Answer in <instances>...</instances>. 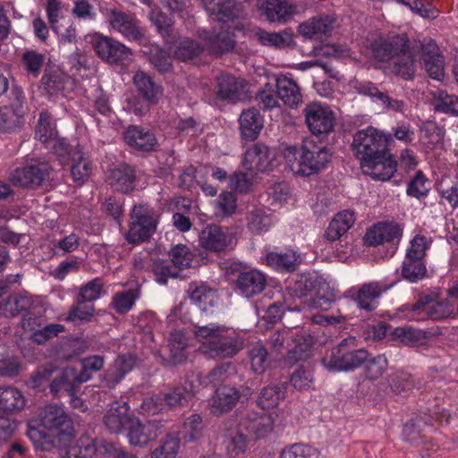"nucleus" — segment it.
I'll use <instances>...</instances> for the list:
<instances>
[{
	"label": "nucleus",
	"instance_id": "1",
	"mask_svg": "<svg viewBox=\"0 0 458 458\" xmlns=\"http://www.w3.org/2000/svg\"><path fill=\"white\" fill-rule=\"evenodd\" d=\"M194 333L199 351L208 358L233 357L244 345L243 338L235 330L225 326L209 324L196 327Z\"/></svg>",
	"mask_w": 458,
	"mask_h": 458
},
{
	"label": "nucleus",
	"instance_id": "2",
	"mask_svg": "<svg viewBox=\"0 0 458 458\" xmlns=\"http://www.w3.org/2000/svg\"><path fill=\"white\" fill-rule=\"evenodd\" d=\"M415 44L410 46L406 34L388 36L372 45L374 57L380 62H393V72L404 80H411L415 73Z\"/></svg>",
	"mask_w": 458,
	"mask_h": 458
},
{
	"label": "nucleus",
	"instance_id": "3",
	"mask_svg": "<svg viewBox=\"0 0 458 458\" xmlns=\"http://www.w3.org/2000/svg\"><path fill=\"white\" fill-rule=\"evenodd\" d=\"M369 356L366 349L357 348L354 337H348L327 351L321 361L329 371L347 372L361 367Z\"/></svg>",
	"mask_w": 458,
	"mask_h": 458
},
{
	"label": "nucleus",
	"instance_id": "4",
	"mask_svg": "<svg viewBox=\"0 0 458 458\" xmlns=\"http://www.w3.org/2000/svg\"><path fill=\"white\" fill-rule=\"evenodd\" d=\"M158 222V214L149 205H134L130 227L125 235L127 242L139 244L148 240L156 233Z\"/></svg>",
	"mask_w": 458,
	"mask_h": 458
},
{
	"label": "nucleus",
	"instance_id": "5",
	"mask_svg": "<svg viewBox=\"0 0 458 458\" xmlns=\"http://www.w3.org/2000/svg\"><path fill=\"white\" fill-rule=\"evenodd\" d=\"M352 151L361 161L384 154L387 150V137L373 127L359 131L353 136Z\"/></svg>",
	"mask_w": 458,
	"mask_h": 458
},
{
	"label": "nucleus",
	"instance_id": "6",
	"mask_svg": "<svg viewBox=\"0 0 458 458\" xmlns=\"http://www.w3.org/2000/svg\"><path fill=\"white\" fill-rule=\"evenodd\" d=\"M303 112L305 122L312 134L327 136L333 131L335 124V114L329 106L311 103L305 107Z\"/></svg>",
	"mask_w": 458,
	"mask_h": 458
},
{
	"label": "nucleus",
	"instance_id": "7",
	"mask_svg": "<svg viewBox=\"0 0 458 458\" xmlns=\"http://www.w3.org/2000/svg\"><path fill=\"white\" fill-rule=\"evenodd\" d=\"M242 166L250 172H267L277 165L276 153L263 142H257L248 148L242 161Z\"/></svg>",
	"mask_w": 458,
	"mask_h": 458
},
{
	"label": "nucleus",
	"instance_id": "8",
	"mask_svg": "<svg viewBox=\"0 0 458 458\" xmlns=\"http://www.w3.org/2000/svg\"><path fill=\"white\" fill-rule=\"evenodd\" d=\"M300 159L290 165L294 174L301 176L312 175L323 169L328 163L331 154L325 147L309 150L301 147Z\"/></svg>",
	"mask_w": 458,
	"mask_h": 458
},
{
	"label": "nucleus",
	"instance_id": "9",
	"mask_svg": "<svg viewBox=\"0 0 458 458\" xmlns=\"http://www.w3.org/2000/svg\"><path fill=\"white\" fill-rule=\"evenodd\" d=\"M114 444L106 440L97 439L89 435L81 436L75 445L61 450V458H93L95 454H111Z\"/></svg>",
	"mask_w": 458,
	"mask_h": 458
},
{
	"label": "nucleus",
	"instance_id": "10",
	"mask_svg": "<svg viewBox=\"0 0 458 458\" xmlns=\"http://www.w3.org/2000/svg\"><path fill=\"white\" fill-rule=\"evenodd\" d=\"M26 110L22 90L19 88L13 89L10 105L0 107V131H10L20 127Z\"/></svg>",
	"mask_w": 458,
	"mask_h": 458
},
{
	"label": "nucleus",
	"instance_id": "11",
	"mask_svg": "<svg viewBox=\"0 0 458 458\" xmlns=\"http://www.w3.org/2000/svg\"><path fill=\"white\" fill-rule=\"evenodd\" d=\"M106 17L111 27L129 41L142 38L143 31L140 21L133 13L121 12L116 9H106Z\"/></svg>",
	"mask_w": 458,
	"mask_h": 458
},
{
	"label": "nucleus",
	"instance_id": "12",
	"mask_svg": "<svg viewBox=\"0 0 458 458\" xmlns=\"http://www.w3.org/2000/svg\"><path fill=\"white\" fill-rule=\"evenodd\" d=\"M41 425L53 435H71L72 423L62 406L47 404L39 413Z\"/></svg>",
	"mask_w": 458,
	"mask_h": 458
},
{
	"label": "nucleus",
	"instance_id": "13",
	"mask_svg": "<svg viewBox=\"0 0 458 458\" xmlns=\"http://www.w3.org/2000/svg\"><path fill=\"white\" fill-rule=\"evenodd\" d=\"M92 46L97 55L107 63L117 64L130 59L131 55L129 47L112 38L101 34L94 36Z\"/></svg>",
	"mask_w": 458,
	"mask_h": 458
},
{
	"label": "nucleus",
	"instance_id": "14",
	"mask_svg": "<svg viewBox=\"0 0 458 458\" xmlns=\"http://www.w3.org/2000/svg\"><path fill=\"white\" fill-rule=\"evenodd\" d=\"M414 57L420 53V58L424 64L425 71L428 76L437 81H442L445 77V61L438 51V47L432 40L423 43H415L413 48Z\"/></svg>",
	"mask_w": 458,
	"mask_h": 458
},
{
	"label": "nucleus",
	"instance_id": "15",
	"mask_svg": "<svg viewBox=\"0 0 458 458\" xmlns=\"http://www.w3.org/2000/svg\"><path fill=\"white\" fill-rule=\"evenodd\" d=\"M245 80L231 74H221L216 78V96L222 101L235 104L247 97Z\"/></svg>",
	"mask_w": 458,
	"mask_h": 458
},
{
	"label": "nucleus",
	"instance_id": "16",
	"mask_svg": "<svg viewBox=\"0 0 458 458\" xmlns=\"http://www.w3.org/2000/svg\"><path fill=\"white\" fill-rule=\"evenodd\" d=\"M396 166L397 163L388 150L360 163L365 174L379 181H388L395 173Z\"/></svg>",
	"mask_w": 458,
	"mask_h": 458
},
{
	"label": "nucleus",
	"instance_id": "17",
	"mask_svg": "<svg viewBox=\"0 0 458 458\" xmlns=\"http://www.w3.org/2000/svg\"><path fill=\"white\" fill-rule=\"evenodd\" d=\"M233 242L227 228L217 225H207L199 234V244L206 250L219 252L228 249Z\"/></svg>",
	"mask_w": 458,
	"mask_h": 458
},
{
	"label": "nucleus",
	"instance_id": "18",
	"mask_svg": "<svg viewBox=\"0 0 458 458\" xmlns=\"http://www.w3.org/2000/svg\"><path fill=\"white\" fill-rule=\"evenodd\" d=\"M47 174V164L29 165L16 168L11 174L10 180L18 186L35 187L40 185Z\"/></svg>",
	"mask_w": 458,
	"mask_h": 458
},
{
	"label": "nucleus",
	"instance_id": "19",
	"mask_svg": "<svg viewBox=\"0 0 458 458\" xmlns=\"http://www.w3.org/2000/svg\"><path fill=\"white\" fill-rule=\"evenodd\" d=\"M266 285V276L256 269L240 273L235 282L236 292L248 299L262 293Z\"/></svg>",
	"mask_w": 458,
	"mask_h": 458
},
{
	"label": "nucleus",
	"instance_id": "20",
	"mask_svg": "<svg viewBox=\"0 0 458 458\" xmlns=\"http://www.w3.org/2000/svg\"><path fill=\"white\" fill-rule=\"evenodd\" d=\"M203 0L206 10L209 13L210 17L222 23L233 21L242 13V5L236 0Z\"/></svg>",
	"mask_w": 458,
	"mask_h": 458
},
{
	"label": "nucleus",
	"instance_id": "21",
	"mask_svg": "<svg viewBox=\"0 0 458 458\" xmlns=\"http://www.w3.org/2000/svg\"><path fill=\"white\" fill-rule=\"evenodd\" d=\"M239 130L242 139L254 141L264 127V118L255 107L244 109L239 117Z\"/></svg>",
	"mask_w": 458,
	"mask_h": 458
},
{
	"label": "nucleus",
	"instance_id": "22",
	"mask_svg": "<svg viewBox=\"0 0 458 458\" xmlns=\"http://www.w3.org/2000/svg\"><path fill=\"white\" fill-rule=\"evenodd\" d=\"M199 37L204 40L205 47L212 55L225 54L235 47L233 35L228 30L220 32L202 30L199 32Z\"/></svg>",
	"mask_w": 458,
	"mask_h": 458
},
{
	"label": "nucleus",
	"instance_id": "23",
	"mask_svg": "<svg viewBox=\"0 0 458 458\" xmlns=\"http://www.w3.org/2000/svg\"><path fill=\"white\" fill-rule=\"evenodd\" d=\"M135 366V358L131 354L118 356L106 370L102 384L109 389L114 388Z\"/></svg>",
	"mask_w": 458,
	"mask_h": 458
},
{
	"label": "nucleus",
	"instance_id": "24",
	"mask_svg": "<svg viewBox=\"0 0 458 458\" xmlns=\"http://www.w3.org/2000/svg\"><path fill=\"white\" fill-rule=\"evenodd\" d=\"M128 412L129 406L126 402H113L104 416V423L111 432L120 433L133 420L129 417Z\"/></svg>",
	"mask_w": 458,
	"mask_h": 458
},
{
	"label": "nucleus",
	"instance_id": "25",
	"mask_svg": "<svg viewBox=\"0 0 458 458\" xmlns=\"http://www.w3.org/2000/svg\"><path fill=\"white\" fill-rule=\"evenodd\" d=\"M276 81V91L271 86L267 85L257 96V100L264 110L279 107L278 99L285 103L286 75L280 74Z\"/></svg>",
	"mask_w": 458,
	"mask_h": 458
},
{
	"label": "nucleus",
	"instance_id": "26",
	"mask_svg": "<svg viewBox=\"0 0 458 458\" xmlns=\"http://www.w3.org/2000/svg\"><path fill=\"white\" fill-rule=\"evenodd\" d=\"M27 400L23 393L12 386H0V413L10 414L21 411Z\"/></svg>",
	"mask_w": 458,
	"mask_h": 458
},
{
	"label": "nucleus",
	"instance_id": "27",
	"mask_svg": "<svg viewBox=\"0 0 458 458\" xmlns=\"http://www.w3.org/2000/svg\"><path fill=\"white\" fill-rule=\"evenodd\" d=\"M402 230L396 224L382 223L369 229L365 234V242L369 246H375L383 242H393L399 239Z\"/></svg>",
	"mask_w": 458,
	"mask_h": 458
},
{
	"label": "nucleus",
	"instance_id": "28",
	"mask_svg": "<svg viewBox=\"0 0 458 458\" xmlns=\"http://www.w3.org/2000/svg\"><path fill=\"white\" fill-rule=\"evenodd\" d=\"M240 398L239 391L234 387L223 386L218 388L214 394L211 403V412L220 415L231 411Z\"/></svg>",
	"mask_w": 458,
	"mask_h": 458
},
{
	"label": "nucleus",
	"instance_id": "29",
	"mask_svg": "<svg viewBox=\"0 0 458 458\" xmlns=\"http://www.w3.org/2000/svg\"><path fill=\"white\" fill-rule=\"evenodd\" d=\"M291 343L288 344V365L299 360H306L311 352L313 337L302 332L296 335H291Z\"/></svg>",
	"mask_w": 458,
	"mask_h": 458
},
{
	"label": "nucleus",
	"instance_id": "30",
	"mask_svg": "<svg viewBox=\"0 0 458 458\" xmlns=\"http://www.w3.org/2000/svg\"><path fill=\"white\" fill-rule=\"evenodd\" d=\"M124 140L129 146L142 151H149L157 144L152 132L137 125H131L126 130Z\"/></svg>",
	"mask_w": 458,
	"mask_h": 458
},
{
	"label": "nucleus",
	"instance_id": "31",
	"mask_svg": "<svg viewBox=\"0 0 458 458\" xmlns=\"http://www.w3.org/2000/svg\"><path fill=\"white\" fill-rule=\"evenodd\" d=\"M190 299L201 312L207 314L213 313L215 311V308L217 307L219 303L217 293L214 289L204 284L196 286L192 289L190 294Z\"/></svg>",
	"mask_w": 458,
	"mask_h": 458
},
{
	"label": "nucleus",
	"instance_id": "32",
	"mask_svg": "<svg viewBox=\"0 0 458 458\" xmlns=\"http://www.w3.org/2000/svg\"><path fill=\"white\" fill-rule=\"evenodd\" d=\"M334 20L329 16H320L301 24L299 31L305 38L310 39H320L323 36H327L333 30Z\"/></svg>",
	"mask_w": 458,
	"mask_h": 458
},
{
	"label": "nucleus",
	"instance_id": "33",
	"mask_svg": "<svg viewBox=\"0 0 458 458\" xmlns=\"http://www.w3.org/2000/svg\"><path fill=\"white\" fill-rule=\"evenodd\" d=\"M360 94L376 98L379 101L385 108L394 112H403L404 103L403 100L392 98L386 92L381 91L372 82L361 83L358 87Z\"/></svg>",
	"mask_w": 458,
	"mask_h": 458
},
{
	"label": "nucleus",
	"instance_id": "34",
	"mask_svg": "<svg viewBox=\"0 0 458 458\" xmlns=\"http://www.w3.org/2000/svg\"><path fill=\"white\" fill-rule=\"evenodd\" d=\"M135 174L133 169L123 164L111 170L109 182L117 191L127 193L134 188Z\"/></svg>",
	"mask_w": 458,
	"mask_h": 458
},
{
	"label": "nucleus",
	"instance_id": "35",
	"mask_svg": "<svg viewBox=\"0 0 458 458\" xmlns=\"http://www.w3.org/2000/svg\"><path fill=\"white\" fill-rule=\"evenodd\" d=\"M72 160L73 162L71 168L72 177L74 182L83 183L89 178L92 167L82 146L75 147Z\"/></svg>",
	"mask_w": 458,
	"mask_h": 458
},
{
	"label": "nucleus",
	"instance_id": "36",
	"mask_svg": "<svg viewBox=\"0 0 458 458\" xmlns=\"http://www.w3.org/2000/svg\"><path fill=\"white\" fill-rule=\"evenodd\" d=\"M194 392L195 386L191 383L185 382L184 386L170 388L165 392H161V394L165 407L174 408L185 405Z\"/></svg>",
	"mask_w": 458,
	"mask_h": 458
},
{
	"label": "nucleus",
	"instance_id": "37",
	"mask_svg": "<svg viewBox=\"0 0 458 458\" xmlns=\"http://www.w3.org/2000/svg\"><path fill=\"white\" fill-rule=\"evenodd\" d=\"M354 213L349 210L339 212L329 223L325 236L329 241H335L345 233L354 224Z\"/></svg>",
	"mask_w": 458,
	"mask_h": 458
},
{
	"label": "nucleus",
	"instance_id": "38",
	"mask_svg": "<svg viewBox=\"0 0 458 458\" xmlns=\"http://www.w3.org/2000/svg\"><path fill=\"white\" fill-rule=\"evenodd\" d=\"M133 81L140 95L151 103H156L163 94L162 87L143 72H136Z\"/></svg>",
	"mask_w": 458,
	"mask_h": 458
},
{
	"label": "nucleus",
	"instance_id": "39",
	"mask_svg": "<svg viewBox=\"0 0 458 458\" xmlns=\"http://www.w3.org/2000/svg\"><path fill=\"white\" fill-rule=\"evenodd\" d=\"M386 287H383L377 282H371L363 284L357 295V302L360 309L365 310H373L377 307V300Z\"/></svg>",
	"mask_w": 458,
	"mask_h": 458
},
{
	"label": "nucleus",
	"instance_id": "40",
	"mask_svg": "<svg viewBox=\"0 0 458 458\" xmlns=\"http://www.w3.org/2000/svg\"><path fill=\"white\" fill-rule=\"evenodd\" d=\"M293 285L290 289L291 298H297L300 303L296 305L298 310L305 307L306 301L304 299L310 295L316 288V280L310 275L301 274L297 276Z\"/></svg>",
	"mask_w": 458,
	"mask_h": 458
},
{
	"label": "nucleus",
	"instance_id": "41",
	"mask_svg": "<svg viewBox=\"0 0 458 458\" xmlns=\"http://www.w3.org/2000/svg\"><path fill=\"white\" fill-rule=\"evenodd\" d=\"M180 437L177 432H168L151 452L150 458H174L179 451Z\"/></svg>",
	"mask_w": 458,
	"mask_h": 458
},
{
	"label": "nucleus",
	"instance_id": "42",
	"mask_svg": "<svg viewBox=\"0 0 458 458\" xmlns=\"http://www.w3.org/2000/svg\"><path fill=\"white\" fill-rule=\"evenodd\" d=\"M31 306L26 296L12 295L0 302V315L13 318L26 312Z\"/></svg>",
	"mask_w": 458,
	"mask_h": 458
},
{
	"label": "nucleus",
	"instance_id": "43",
	"mask_svg": "<svg viewBox=\"0 0 458 458\" xmlns=\"http://www.w3.org/2000/svg\"><path fill=\"white\" fill-rule=\"evenodd\" d=\"M188 338L183 331H174L170 334L167 348L170 351L169 359L174 364L181 363L186 359Z\"/></svg>",
	"mask_w": 458,
	"mask_h": 458
},
{
	"label": "nucleus",
	"instance_id": "44",
	"mask_svg": "<svg viewBox=\"0 0 458 458\" xmlns=\"http://www.w3.org/2000/svg\"><path fill=\"white\" fill-rule=\"evenodd\" d=\"M127 438L131 445L144 446L155 439V435L151 434L146 424L133 419L128 426Z\"/></svg>",
	"mask_w": 458,
	"mask_h": 458
},
{
	"label": "nucleus",
	"instance_id": "45",
	"mask_svg": "<svg viewBox=\"0 0 458 458\" xmlns=\"http://www.w3.org/2000/svg\"><path fill=\"white\" fill-rule=\"evenodd\" d=\"M435 110L451 116H458V96L438 89L433 93Z\"/></svg>",
	"mask_w": 458,
	"mask_h": 458
},
{
	"label": "nucleus",
	"instance_id": "46",
	"mask_svg": "<svg viewBox=\"0 0 458 458\" xmlns=\"http://www.w3.org/2000/svg\"><path fill=\"white\" fill-rule=\"evenodd\" d=\"M402 276L411 283H417L425 278L427 276L425 260L405 257L402 267Z\"/></svg>",
	"mask_w": 458,
	"mask_h": 458
},
{
	"label": "nucleus",
	"instance_id": "47",
	"mask_svg": "<svg viewBox=\"0 0 458 458\" xmlns=\"http://www.w3.org/2000/svg\"><path fill=\"white\" fill-rule=\"evenodd\" d=\"M248 354L251 369L257 374H262L269 364L266 347L259 342L253 343L248 347Z\"/></svg>",
	"mask_w": 458,
	"mask_h": 458
},
{
	"label": "nucleus",
	"instance_id": "48",
	"mask_svg": "<svg viewBox=\"0 0 458 458\" xmlns=\"http://www.w3.org/2000/svg\"><path fill=\"white\" fill-rule=\"evenodd\" d=\"M260 14L269 21L284 22L286 6L281 0H263L259 4Z\"/></svg>",
	"mask_w": 458,
	"mask_h": 458
},
{
	"label": "nucleus",
	"instance_id": "49",
	"mask_svg": "<svg viewBox=\"0 0 458 458\" xmlns=\"http://www.w3.org/2000/svg\"><path fill=\"white\" fill-rule=\"evenodd\" d=\"M394 335L409 346L421 345L430 336V333L413 327H396Z\"/></svg>",
	"mask_w": 458,
	"mask_h": 458
},
{
	"label": "nucleus",
	"instance_id": "50",
	"mask_svg": "<svg viewBox=\"0 0 458 458\" xmlns=\"http://www.w3.org/2000/svg\"><path fill=\"white\" fill-rule=\"evenodd\" d=\"M56 136L57 131L51 115L47 112L40 113L36 126L35 138L46 146L48 142L53 141Z\"/></svg>",
	"mask_w": 458,
	"mask_h": 458
},
{
	"label": "nucleus",
	"instance_id": "51",
	"mask_svg": "<svg viewBox=\"0 0 458 458\" xmlns=\"http://www.w3.org/2000/svg\"><path fill=\"white\" fill-rule=\"evenodd\" d=\"M77 372L73 369H65L58 377L50 384V390L55 395L62 392L72 394L76 382Z\"/></svg>",
	"mask_w": 458,
	"mask_h": 458
},
{
	"label": "nucleus",
	"instance_id": "52",
	"mask_svg": "<svg viewBox=\"0 0 458 458\" xmlns=\"http://www.w3.org/2000/svg\"><path fill=\"white\" fill-rule=\"evenodd\" d=\"M105 360L100 355H91L81 360L82 370L77 373V385L87 382L91 378V373L100 371L104 367Z\"/></svg>",
	"mask_w": 458,
	"mask_h": 458
},
{
	"label": "nucleus",
	"instance_id": "53",
	"mask_svg": "<svg viewBox=\"0 0 458 458\" xmlns=\"http://www.w3.org/2000/svg\"><path fill=\"white\" fill-rule=\"evenodd\" d=\"M391 391L395 394H407L415 386L412 377L403 371L392 374L387 378Z\"/></svg>",
	"mask_w": 458,
	"mask_h": 458
},
{
	"label": "nucleus",
	"instance_id": "54",
	"mask_svg": "<svg viewBox=\"0 0 458 458\" xmlns=\"http://www.w3.org/2000/svg\"><path fill=\"white\" fill-rule=\"evenodd\" d=\"M203 51V47L195 40L182 38L175 42L174 54L182 60L187 61L198 56Z\"/></svg>",
	"mask_w": 458,
	"mask_h": 458
},
{
	"label": "nucleus",
	"instance_id": "55",
	"mask_svg": "<svg viewBox=\"0 0 458 458\" xmlns=\"http://www.w3.org/2000/svg\"><path fill=\"white\" fill-rule=\"evenodd\" d=\"M272 224L271 218L260 209L254 208L249 212L247 227L255 234L267 232Z\"/></svg>",
	"mask_w": 458,
	"mask_h": 458
},
{
	"label": "nucleus",
	"instance_id": "56",
	"mask_svg": "<svg viewBox=\"0 0 458 458\" xmlns=\"http://www.w3.org/2000/svg\"><path fill=\"white\" fill-rule=\"evenodd\" d=\"M103 290V284L99 278H95L85 285L81 286L76 297V303L84 304L95 301L100 298Z\"/></svg>",
	"mask_w": 458,
	"mask_h": 458
},
{
	"label": "nucleus",
	"instance_id": "57",
	"mask_svg": "<svg viewBox=\"0 0 458 458\" xmlns=\"http://www.w3.org/2000/svg\"><path fill=\"white\" fill-rule=\"evenodd\" d=\"M66 75L58 68L46 69L42 77V84L49 93L62 90L64 86Z\"/></svg>",
	"mask_w": 458,
	"mask_h": 458
},
{
	"label": "nucleus",
	"instance_id": "58",
	"mask_svg": "<svg viewBox=\"0 0 458 458\" xmlns=\"http://www.w3.org/2000/svg\"><path fill=\"white\" fill-rule=\"evenodd\" d=\"M455 309V305L449 300L431 301L430 306L427 308V316L433 320L443 319L454 316Z\"/></svg>",
	"mask_w": 458,
	"mask_h": 458
},
{
	"label": "nucleus",
	"instance_id": "59",
	"mask_svg": "<svg viewBox=\"0 0 458 458\" xmlns=\"http://www.w3.org/2000/svg\"><path fill=\"white\" fill-rule=\"evenodd\" d=\"M247 432L256 439L263 438L271 431V422L266 416L255 417L243 424Z\"/></svg>",
	"mask_w": 458,
	"mask_h": 458
},
{
	"label": "nucleus",
	"instance_id": "60",
	"mask_svg": "<svg viewBox=\"0 0 458 458\" xmlns=\"http://www.w3.org/2000/svg\"><path fill=\"white\" fill-rule=\"evenodd\" d=\"M428 182L421 171H417L413 178L408 183L406 193L418 199L427 197L429 188Z\"/></svg>",
	"mask_w": 458,
	"mask_h": 458
},
{
	"label": "nucleus",
	"instance_id": "61",
	"mask_svg": "<svg viewBox=\"0 0 458 458\" xmlns=\"http://www.w3.org/2000/svg\"><path fill=\"white\" fill-rule=\"evenodd\" d=\"M288 381L296 390H307L312 383L311 371L305 366L299 365L291 373Z\"/></svg>",
	"mask_w": 458,
	"mask_h": 458
},
{
	"label": "nucleus",
	"instance_id": "62",
	"mask_svg": "<svg viewBox=\"0 0 458 458\" xmlns=\"http://www.w3.org/2000/svg\"><path fill=\"white\" fill-rule=\"evenodd\" d=\"M366 361L364 373L366 378L369 380L379 378L388 368V361L385 355H377L372 359L368 358Z\"/></svg>",
	"mask_w": 458,
	"mask_h": 458
},
{
	"label": "nucleus",
	"instance_id": "63",
	"mask_svg": "<svg viewBox=\"0 0 458 458\" xmlns=\"http://www.w3.org/2000/svg\"><path fill=\"white\" fill-rule=\"evenodd\" d=\"M180 270L168 260L158 259L153 264V271L157 276V281L161 284H166L168 278L177 277Z\"/></svg>",
	"mask_w": 458,
	"mask_h": 458
},
{
	"label": "nucleus",
	"instance_id": "64",
	"mask_svg": "<svg viewBox=\"0 0 458 458\" xmlns=\"http://www.w3.org/2000/svg\"><path fill=\"white\" fill-rule=\"evenodd\" d=\"M169 254L172 262L181 270L188 268L193 259L192 252L183 244H178L173 247Z\"/></svg>",
	"mask_w": 458,
	"mask_h": 458
}]
</instances>
